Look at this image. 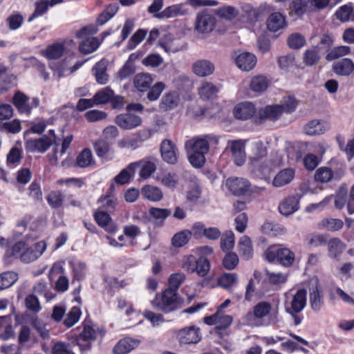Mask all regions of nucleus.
Returning <instances> with one entry per match:
<instances>
[{
    "label": "nucleus",
    "instance_id": "nucleus-64",
    "mask_svg": "<svg viewBox=\"0 0 354 354\" xmlns=\"http://www.w3.org/2000/svg\"><path fill=\"white\" fill-rule=\"evenodd\" d=\"M239 257L234 252H228L223 260V266L227 270H233L239 263Z\"/></svg>",
    "mask_w": 354,
    "mask_h": 354
},
{
    "label": "nucleus",
    "instance_id": "nucleus-60",
    "mask_svg": "<svg viewBox=\"0 0 354 354\" xmlns=\"http://www.w3.org/2000/svg\"><path fill=\"white\" fill-rule=\"evenodd\" d=\"M21 158V151L17 147H13L7 155V164L9 166H15L19 164Z\"/></svg>",
    "mask_w": 354,
    "mask_h": 354
},
{
    "label": "nucleus",
    "instance_id": "nucleus-38",
    "mask_svg": "<svg viewBox=\"0 0 354 354\" xmlns=\"http://www.w3.org/2000/svg\"><path fill=\"white\" fill-rule=\"evenodd\" d=\"M46 201L52 208L58 209L63 205L64 196L59 190L51 191L46 196Z\"/></svg>",
    "mask_w": 354,
    "mask_h": 354
},
{
    "label": "nucleus",
    "instance_id": "nucleus-62",
    "mask_svg": "<svg viewBox=\"0 0 354 354\" xmlns=\"http://www.w3.org/2000/svg\"><path fill=\"white\" fill-rule=\"evenodd\" d=\"M320 59V57L315 49H309L306 50L304 54V63L307 66L316 64Z\"/></svg>",
    "mask_w": 354,
    "mask_h": 354
},
{
    "label": "nucleus",
    "instance_id": "nucleus-32",
    "mask_svg": "<svg viewBox=\"0 0 354 354\" xmlns=\"http://www.w3.org/2000/svg\"><path fill=\"white\" fill-rule=\"evenodd\" d=\"M138 166L141 167L140 176L142 178H148L156 171V165L154 160H143L137 162Z\"/></svg>",
    "mask_w": 354,
    "mask_h": 354
},
{
    "label": "nucleus",
    "instance_id": "nucleus-33",
    "mask_svg": "<svg viewBox=\"0 0 354 354\" xmlns=\"http://www.w3.org/2000/svg\"><path fill=\"white\" fill-rule=\"evenodd\" d=\"M239 251L243 258L249 259L252 256V245L250 239L247 236H242L239 241Z\"/></svg>",
    "mask_w": 354,
    "mask_h": 354
},
{
    "label": "nucleus",
    "instance_id": "nucleus-52",
    "mask_svg": "<svg viewBox=\"0 0 354 354\" xmlns=\"http://www.w3.org/2000/svg\"><path fill=\"white\" fill-rule=\"evenodd\" d=\"M77 165L81 168L90 166L93 162L92 153L90 149H84L77 157Z\"/></svg>",
    "mask_w": 354,
    "mask_h": 354
},
{
    "label": "nucleus",
    "instance_id": "nucleus-55",
    "mask_svg": "<svg viewBox=\"0 0 354 354\" xmlns=\"http://www.w3.org/2000/svg\"><path fill=\"white\" fill-rule=\"evenodd\" d=\"M165 88V84L162 82H156L153 86L148 89L147 99L149 101H155L158 99L162 92Z\"/></svg>",
    "mask_w": 354,
    "mask_h": 354
},
{
    "label": "nucleus",
    "instance_id": "nucleus-51",
    "mask_svg": "<svg viewBox=\"0 0 354 354\" xmlns=\"http://www.w3.org/2000/svg\"><path fill=\"white\" fill-rule=\"evenodd\" d=\"M242 18L245 19L248 21L252 22L257 20L258 17V12L255 8H254L249 3H243L241 7Z\"/></svg>",
    "mask_w": 354,
    "mask_h": 354
},
{
    "label": "nucleus",
    "instance_id": "nucleus-16",
    "mask_svg": "<svg viewBox=\"0 0 354 354\" xmlns=\"http://www.w3.org/2000/svg\"><path fill=\"white\" fill-rule=\"evenodd\" d=\"M210 138V136H205L203 138L196 137L187 140L185 143V147L190 148L192 152L206 154L209 149V140Z\"/></svg>",
    "mask_w": 354,
    "mask_h": 354
},
{
    "label": "nucleus",
    "instance_id": "nucleus-14",
    "mask_svg": "<svg viewBox=\"0 0 354 354\" xmlns=\"http://www.w3.org/2000/svg\"><path fill=\"white\" fill-rule=\"evenodd\" d=\"M52 145L51 140L47 136H43L38 139H29L25 142V149L28 152L39 151L45 152Z\"/></svg>",
    "mask_w": 354,
    "mask_h": 354
},
{
    "label": "nucleus",
    "instance_id": "nucleus-34",
    "mask_svg": "<svg viewBox=\"0 0 354 354\" xmlns=\"http://www.w3.org/2000/svg\"><path fill=\"white\" fill-rule=\"evenodd\" d=\"M277 261L284 266H290L295 260V254L288 248L277 250Z\"/></svg>",
    "mask_w": 354,
    "mask_h": 354
},
{
    "label": "nucleus",
    "instance_id": "nucleus-29",
    "mask_svg": "<svg viewBox=\"0 0 354 354\" xmlns=\"http://www.w3.org/2000/svg\"><path fill=\"white\" fill-rule=\"evenodd\" d=\"M139 342L131 338H124L120 340L113 348L115 354H127L135 348Z\"/></svg>",
    "mask_w": 354,
    "mask_h": 354
},
{
    "label": "nucleus",
    "instance_id": "nucleus-35",
    "mask_svg": "<svg viewBox=\"0 0 354 354\" xmlns=\"http://www.w3.org/2000/svg\"><path fill=\"white\" fill-rule=\"evenodd\" d=\"M142 194L151 201H159L162 198V192L157 187L147 185L142 189Z\"/></svg>",
    "mask_w": 354,
    "mask_h": 354
},
{
    "label": "nucleus",
    "instance_id": "nucleus-41",
    "mask_svg": "<svg viewBox=\"0 0 354 354\" xmlns=\"http://www.w3.org/2000/svg\"><path fill=\"white\" fill-rule=\"evenodd\" d=\"M18 279L17 273L8 271L0 274V290L12 286Z\"/></svg>",
    "mask_w": 354,
    "mask_h": 354
},
{
    "label": "nucleus",
    "instance_id": "nucleus-8",
    "mask_svg": "<svg viewBox=\"0 0 354 354\" xmlns=\"http://www.w3.org/2000/svg\"><path fill=\"white\" fill-rule=\"evenodd\" d=\"M232 58L236 66L243 71H250L257 64V57L251 53L236 51L234 52Z\"/></svg>",
    "mask_w": 354,
    "mask_h": 354
},
{
    "label": "nucleus",
    "instance_id": "nucleus-24",
    "mask_svg": "<svg viewBox=\"0 0 354 354\" xmlns=\"http://www.w3.org/2000/svg\"><path fill=\"white\" fill-rule=\"evenodd\" d=\"M267 156V148L261 141L252 144L251 153L249 155L250 164L264 160Z\"/></svg>",
    "mask_w": 354,
    "mask_h": 354
},
{
    "label": "nucleus",
    "instance_id": "nucleus-46",
    "mask_svg": "<svg viewBox=\"0 0 354 354\" xmlns=\"http://www.w3.org/2000/svg\"><path fill=\"white\" fill-rule=\"evenodd\" d=\"M343 222L339 219L324 218L318 223L319 229H325L330 231L340 230L343 227Z\"/></svg>",
    "mask_w": 354,
    "mask_h": 354
},
{
    "label": "nucleus",
    "instance_id": "nucleus-3",
    "mask_svg": "<svg viewBox=\"0 0 354 354\" xmlns=\"http://www.w3.org/2000/svg\"><path fill=\"white\" fill-rule=\"evenodd\" d=\"M281 157L276 156L275 158L270 155L269 158H266L259 162H254L250 164L252 172L259 178L268 180L270 178V174L275 167H279L281 164Z\"/></svg>",
    "mask_w": 354,
    "mask_h": 354
},
{
    "label": "nucleus",
    "instance_id": "nucleus-18",
    "mask_svg": "<svg viewBox=\"0 0 354 354\" xmlns=\"http://www.w3.org/2000/svg\"><path fill=\"white\" fill-rule=\"evenodd\" d=\"M199 328L194 326H189L179 330L178 337L181 344H196L200 339L201 337L198 335Z\"/></svg>",
    "mask_w": 354,
    "mask_h": 354
},
{
    "label": "nucleus",
    "instance_id": "nucleus-37",
    "mask_svg": "<svg viewBox=\"0 0 354 354\" xmlns=\"http://www.w3.org/2000/svg\"><path fill=\"white\" fill-rule=\"evenodd\" d=\"M114 189V185H111L109 192L106 196H101L98 200V203L101 204V207L106 209H113L117 205V198L112 194Z\"/></svg>",
    "mask_w": 354,
    "mask_h": 354
},
{
    "label": "nucleus",
    "instance_id": "nucleus-19",
    "mask_svg": "<svg viewBox=\"0 0 354 354\" xmlns=\"http://www.w3.org/2000/svg\"><path fill=\"white\" fill-rule=\"evenodd\" d=\"M283 113V107L280 105L266 106L259 111V120L274 121L279 119Z\"/></svg>",
    "mask_w": 354,
    "mask_h": 354
},
{
    "label": "nucleus",
    "instance_id": "nucleus-36",
    "mask_svg": "<svg viewBox=\"0 0 354 354\" xmlns=\"http://www.w3.org/2000/svg\"><path fill=\"white\" fill-rule=\"evenodd\" d=\"M250 86L253 91L262 93L267 89L268 86V80L265 76L257 75L252 78Z\"/></svg>",
    "mask_w": 354,
    "mask_h": 354
},
{
    "label": "nucleus",
    "instance_id": "nucleus-48",
    "mask_svg": "<svg viewBox=\"0 0 354 354\" xmlns=\"http://www.w3.org/2000/svg\"><path fill=\"white\" fill-rule=\"evenodd\" d=\"M350 52L351 48L349 46H339L330 50L326 55V59L328 61H333L349 54Z\"/></svg>",
    "mask_w": 354,
    "mask_h": 354
},
{
    "label": "nucleus",
    "instance_id": "nucleus-12",
    "mask_svg": "<svg viewBox=\"0 0 354 354\" xmlns=\"http://www.w3.org/2000/svg\"><path fill=\"white\" fill-rule=\"evenodd\" d=\"M227 147L232 153L234 163L237 166H242L246 159L245 143L240 140L229 141Z\"/></svg>",
    "mask_w": 354,
    "mask_h": 354
},
{
    "label": "nucleus",
    "instance_id": "nucleus-42",
    "mask_svg": "<svg viewBox=\"0 0 354 354\" xmlns=\"http://www.w3.org/2000/svg\"><path fill=\"white\" fill-rule=\"evenodd\" d=\"M191 236L192 232L189 230H182L172 237L171 243L176 248L183 247L188 243Z\"/></svg>",
    "mask_w": 354,
    "mask_h": 354
},
{
    "label": "nucleus",
    "instance_id": "nucleus-39",
    "mask_svg": "<svg viewBox=\"0 0 354 354\" xmlns=\"http://www.w3.org/2000/svg\"><path fill=\"white\" fill-rule=\"evenodd\" d=\"M325 130L323 122L317 120L309 122L304 127L305 133L309 136L321 135L324 133Z\"/></svg>",
    "mask_w": 354,
    "mask_h": 354
},
{
    "label": "nucleus",
    "instance_id": "nucleus-27",
    "mask_svg": "<svg viewBox=\"0 0 354 354\" xmlns=\"http://www.w3.org/2000/svg\"><path fill=\"white\" fill-rule=\"evenodd\" d=\"M266 24L269 30L277 32L286 26L285 17L279 12H274L268 17Z\"/></svg>",
    "mask_w": 354,
    "mask_h": 354
},
{
    "label": "nucleus",
    "instance_id": "nucleus-22",
    "mask_svg": "<svg viewBox=\"0 0 354 354\" xmlns=\"http://www.w3.org/2000/svg\"><path fill=\"white\" fill-rule=\"evenodd\" d=\"M333 72L341 76H348L354 71V63L348 58H343L333 65Z\"/></svg>",
    "mask_w": 354,
    "mask_h": 354
},
{
    "label": "nucleus",
    "instance_id": "nucleus-45",
    "mask_svg": "<svg viewBox=\"0 0 354 354\" xmlns=\"http://www.w3.org/2000/svg\"><path fill=\"white\" fill-rule=\"evenodd\" d=\"M93 70L95 71L96 81L100 84H105L109 80L106 74V67L102 62L97 63Z\"/></svg>",
    "mask_w": 354,
    "mask_h": 354
},
{
    "label": "nucleus",
    "instance_id": "nucleus-59",
    "mask_svg": "<svg viewBox=\"0 0 354 354\" xmlns=\"http://www.w3.org/2000/svg\"><path fill=\"white\" fill-rule=\"evenodd\" d=\"M209 260L205 257H201L196 261L195 271L198 275L205 277L209 272Z\"/></svg>",
    "mask_w": 354,
    "mask_h": 354
},
{
    "label": "nucleus",
    "instance_id": "nucleus-11",
    "mask_svg": "<svg viewBox=\"0 0 354 354\" xmlns=\"http://www.w3.org/2000/svg\"><path fill=\"white\" fill-rule=\"evenodd\" d=\"M225 185L227 189L236 196L245 194L250 187V183L247 179L238 177L227 178Z\"/></svg>",
    "mask_w": 354,
    "mask_h": 354
},
{
    "label": "nucleus",
    "instance_id": "nucleus-43",
    "mask_svg": "<svg viewBox=\"0 0 354 354\" xmlns=\"http://www.w3.org/2000/svg\"><path fill=\"white\" fill-rule=\"evenodd\" d=\"M216 14L222 19L232 21L239 15V11L234 6H227L217 9Z\"/></svg>",
    "mask_w": 354,
    "mask_h": 354
},
{
    "label": "nucleus",
    "instance_id": "nucleus-63",
    "mask_svg": "<svg viewBox=\"0 0 354 354\" xmlns=\"http://www.w3.org/2000/svg\"><path fill=\"white\" fill-rule=\"evenodd\" d=\"M93 147L97 156L103 157L109 152L110 145L104 139H100L94 143Z\"/></svg>",
    "mask_w": 354,
    "mask_h": 354
},
{
    "label": "nucleus",
    "instance_id": "nucleus-10",
    "mask_svg": "<svg viewBox=\"0 0 354 354\" xmlns=\"http://www.w3.org/2000/svg\"><path fill=\"white\" fill-rule=\"evenodd\" d=\"M115 122L122 129L131 130L140 126L142 120L139 115L127 111L117 115Z\"/></svg>",
    "mask_w": 354,
    "mask_h": 354
},
{
    "label": "nucleus",
    "instance_id": "nucleus-61",
    "mask_svg": "<svg viewBox=\"0 0 354 354\" xmlns=\"http://www.w3.org/2000/svg\"><path fill=\"white\" fill-rule=\"evenodd\" d=\"M147 31L143 29L137 30L130 38L127 47L129 50H133L140 44L146 37Z\"/></svg>",
    "mask_w": 354,
    "mask_h": 354
},
{
    "label": "nucleus",
    "instance_id": "nucleus-56",
    "mask_svg": "<svg viewBox=\"0 0 354 354\" xmlns=\"http://www.w3.org/2000/svg\"><path fill=\"white\" fill-rule=\"evenodd\" d=\"M305 37L300 33H293L288 39V44L292 49H299L304 46Z\"/></svg>",
    "mask_w": 354,
    "mask_h": 354
},
{
    "label": "nucleus",
    "instance_id": "nucleus-30",
    "mask_svg": "<svg viewBox=\"0 0 354 354\" xmlns=\"http://www.w3.org/2000/svg\"><path fill=\"white\" fill-rule=\"evenodd\" d=\"M138 163H131L129 165L114 178L115 182L119 185L128 183L131 178L134 175Z\"/></svg>",
    "mask_w": 354,
    "mask_h": 354
},
{
    "label": "nucleus",
    "instance_id": "nucleus-15",
    "mask_svg": "<svg viewBox=\"0 0 354 354\" xmlns=\"http://www.w3.org/2000/svg\"><path fill=\"white\" fill-rule=\"evenodd\" d=\"M299 207V197L298 195L289 196L283 199L279 205V212L288 216L298 210Z\"/></svg>",
    "mask_w": 354,
    "mask_h": 354
},
{
    "label": "nucleus",
    "instance_id": "nucleus-5",
    "mask_svg": "<svg viewBox=\"0 0 354 354\" xmlns=\"http://www.w3.org/2000/svg\"><path fill=\"white\" fill-rule=\"evenodd\" d=\"M216 19L207 9L199 12L196 17L194 29L199 33L211 32L215 27Z\"/></svg>",
    "mask_w": 354,
    "mask_h": 354
},
{
    "label": "nucleus",
    "instance_id": "nucleus-31",
    "mask_svg": "<svg viewBox=\"0 0 354 354\" xmlns=\"http://www.w3.org/2000/svg\"><path fill=\"white\" fill-rule=\"evenodd\" d=\"M114 93L110 87H105L97 91L93 96L95 104H103L112 101L114 99Z\"/></svg>",
    "mask_w": 354,
    "mask_h": 354
},
{
    "label": "nucleus",
    "instance_id": "nucleus-57",
    "mask_svg": "<svg viewBox=\"0 0 354 354\" xmlns=\"http://www.w3.org/2000/svg\"><path fill=\"white\" fill-rule=\"evenodd\" d=\"M80 314L81 311L78 307H73L64 319V324L67 327L73 326L79 320Z\"/></svg>",
    "mask_w": 354,
    "mask_h": 354
},
{
    "label": "nucleus",
    "instance_id": "nucleus-23",
    "mask_svg": "<svg viewBox=\"0 0 354 354\" xmlns=\"http://www.w3.org/2000/svg\"><path fill=\"white\" fill-rule=\"evenodd\" d=\"M295 173V169L292 168H286L281 170L272 180L273 186L281 187L289 184L294 178Z\"/></svg>",
    "mask_w": 354,
    "mask_h": 354
},
{
    "label": "nucleus",
    "instance_id": "nucleus-49",
    "mask_svg": "<svg viewBox=\"0 0 354 354\" xmlns=\"http://www.w3.org/2000/svg\"><path fill=\"white\" fill-rule=\"evenodd\" d=\"M333 177V171L329 167H322L319 168L315 174V179L317 182L326 183L329 182Z\"/></svg>",
    "mask_w": 354,
    "mask_h": 354
},
{
    "label": "nucleus",
    "instance_id": "nucleus-25",
    "mask_svg": "<svg viewBox=\"0 0 354 354\" xmlns=\"http://www.w3.org/2000/svg\"><path fill=\"white\" fill-rule=\"evenodd\" d=\"M179 101L180 97L178 93L169 91L162 96L159 106L163 111L171 110L178 106Z\"/></svg>",
    "mask_w": 354,
    "mask_h": 354
},
{
    "label": "nucleus",
    "instance_id": "nucleus-50",
    "mask_svg": "<svg viewBox=\"0 0 354 354\" xmlns=\"http://www.w3.org/2000/svg\"><path fill=\"white\" fill-rule=\"evenodd\" d=\"M310 0H291L290 8L297 16L304 15L308 8Z\"/></svg>",
    "mask_w": 354,
    "mask_h": 354
},
{
    "label": "nucleus",
    "instance_id": "nucleus-1",
    "mask_svg": "<svg viewBox=\"0 0 354 354\" xmlns=\"http://www.w3.org/2000/svg\"><path fill=\"white\" fill-rule=\"evenodd\" d=\"M46 248L44 241L31 245L24 241H18L6 251L3 260L8 265L12 263V258L19 259L24 263H30L36 261L46 250Z\"/></svg>",
    "mask_w": 354,
    "mask_h": 354
},
{
    "label": "nucleus",
    "instance_id": "nucleus-53",
    "mask_svg": "<svg viewBox=\"0 0 354 354\" xmlns=\"http://www.w3.org/2000/svg\"><path fill=\"white\" fill-rule=\"evenodd\" d=\"M21 130V122L17 119L0 123V131H5L7 133L15 134L19 133Z\"/></svg>",
    "mask_w": 354,
    "mask_h": 354
},
{
    "label": "nucleus",
    "instance_id": "nucleus-26",
    "mask_svg": "<svg viewBox=\"0 0 354 354\" xmlns=\"http://www.w3.org/2000/svg\"><path fill=\"white\" fill-rule=\"evenodd\" d=\"M200 97L203 100H211L216 97L219 88L212 82H203L198 89Z\"/></svg>",
    "mask_w": 354,
    "mask_h": 354
},
{
    "label": "nucleus",
    "instance_id": "nucleus-21",
    "mask_svg": "<svg viewBox=\"0 0 354 354\" xmlns=\"http://www.w3.org/2000/svg\"><path fill=\"white\" fill-rule=\"evenodd\" d=\"M192 71L198 77H207L214 71V64L207 59H200L192 65Z\"/></svg>",
    "mask_w": 354,
    "mask_h": 354
},
{
    "label": "nucleus",
    "instance_id": "nucleus-28",
    "mask_svg": "<svg viewBox=\"0 0 354 354\" xmlns=\"http://www.w3.org/2000/svg\"><path fill=\"white\" fill-rule=\"evenodd\" d=\"M153 78L149 73H140L134 77L133 84L135 87L140 92L147 91L152 82Z\"/></svg>",
    "mask_w": 354,
    "mask_h": 354
},
{
    "label": "nucleus",
    "instance_id": "nucleus-58",
    "mask_svg": "<svg viewBox=\"0 0 354 354\" xmlns=\"http://www.w3.org/2000/svg\"><path fill=\"white\" fill-rule=\"evenodd\" d=\"M348 190L346 186H341L335 196V205L337 209H342L347 201Z\"/></svg>",
    "mask_w": 354,
    "mask_h": 354
},
{
    "label": "nucleus",
    "instance_id": "nucleus-6",
    "mask_svg": "<svg viewBox=\"0 0 354 354\" xmlns=\"http://www.w3.org/2000/svg\"><path fill=\"white\" fill-rule=\"evenodd\" d=\"M159 309L165 313H170L179 308L181 301L178 300L177 293L172 288L166 289L162 294L160 300L156 299Z\"/></svg>",
    "mask_w": 354,
    "mask_h": 354
},
{
    "label": "nucleus",
    "instance_id": "nucleus-2",
    "mask_svg": "<svg viewBox=\"0 0 354 354\" xmlns=\"http://www.w3.org/2000/svg\"><path fill=\"white\" fill-rule=\"evenodd\" d=\"M97 30L93 26H85L78 30L76 37L82 39L79 44V50L83 55H88L95 52L100 43L97 37H91L95 34Z\"/></svg>",
    "mask_w": 354,
    "mask_h": 354
},
{
    "label": "nucleus",
    "instance_id": "nucleus-47",
    "mask_svg": "<svg viewBox=\"0 0 354 354\" xmlns=\"http://www.w3.org/2000/svg\"><path fill=\"white\" fill-rule=\"evenodd\" d=\"M185 12L183 10V6L181 4L172 5L166 8L162 12L159 13L157 16L159 18H170L174 17L178 15H184Z\"/></svg>",
    "mask_w": 354,
    "mask_h": 354
},
{
    "label": "nucleus",
    "instance_id": "nucleus-7",
    "mask_svg": "<svg viewBox=\"0 0 354 354\" xmlns=\"http://www.w3.org/2000/svg\"><path fill=\"white\" fill-rule=\"evenodd\" d=\"M30 98L21 91H17L12 97V104L20 113L29 114L33 107L39 105L37 98H33L29 102Z\"/></svg>",
    "mask_w": 354,
    "mask_h": 354
},
{
    "label": "nucleus",
    "instance_id": "nucleus-40",
    "mask_svg": "<svg viewBox=\"0 0 354 354\" xmlns=\"http://www.w3.org/2000/svg\"><path fill=\"white\" fill-rule=\"evenodd\" d=\"M328 255L331 258H337L344 251V245L337 238L332 239L328 243Z\"/></svg>",
    "mask_w": 354,
    "mask_h": 354
},
{
    "label": "nucleus",
    "instance_id": "nucleus-9",
    "mask_svg": "<svg viewBox=\"0 0 354 354\" xmlns=\"http://www.w3.org/2000/svg\"><path fill=\"white\" fill-rule=\"evenodd\" d=\"M160 151L162 160L168 164L175 165L178 162V150L176 145L170 140L162 141Z\"/></svg>",
    "mask_w": 354,
    "mask_h": 354
},
{
    "label": "nucleus",
    "instance_id": "nucleus-20",
    "mask_svg": "<svg viewBox=\"0 0 354 354\" xmlns=\"http://www.w3.org/2000/svg\"><path fill=\"white\" fill-rule=\"evenodd\" d=\"M306 295L307 292L305 289L297 290L291 301L290 308L286 309L287 312L289 314H293L302 311L306 304Z\"/></svg>",
    "mask_w": 354,
    "mask_h": 354
},
{
    "label": "nucleus",
    "instance_id": "nucleus-13",
    "mask_svg": "<svg viewBox=\"0 0 354 354\" xmlns=\"http://www.w3.org/2000/svg\"><path fill=\"white\" fill-rule=\"evenodd\" d=\"M309 302L312 310L315 313L320 311L324 304L323 294L317 279L310 288Z\"/></svg>",
    "mask_w": 354,
    "mask_h": 354
},
{
    "label": "nucleus",
    "instance_id": "nucleus-17",
    "mask_svg": "<svg viewBox=\"0 0 354 354\" xmlns=\"http://www.w3.org/2000/svg\"><path fill=\"white\" fill-rule=\"evenodd\" d=\"M257 109L253 103L244 102L237 104L234 109V117L239 120H245L252 118Z\"/></svg>",
    "mask_w": 354,
    "mask_h": 354
},
{
    "label": "nucleus",
    "instance_id": "nucleus-44",
    "mask_svg": "<svg viewBox=\"0 0 354 354\" xmlns=\"http://www.w3.org/2000/svg\"><path fill=\"white\" fill-rule=\"evenodd\" d=\"M64 49L63 44L55 43L48 46L45 55L50 59H57L63 55Z\"/></svg>",
    "mask_w": 354,
    "mask_h": 354
},
{
    "label": "nucleus",
    "instance_id": "nucleus-4",
    "mask_svg": "<svg viewBox=\"0 0 354 354\" xmlns=\"http://www.w3.org/2000/svg\"><path fill=\"white\" fill-rule=\"evenodd\" d=\"M271 310V304L267 301H260L253 307L252 310L247 313L243 319L250 326L265 325L264 319L270 313Z\"/></svg>",
    "mask_w": 354,
    "mask_h": 354
},
{
    "label": "nucleus",
    "instance_id": "nucleus-54",
    "mask_svg": "<svg viewBox=\"0 0 354 354\" xmlns=\"http://www.w3.org/2000/svg\"><path fill=\"white\" fill-rule=\"evenodd\" d=\"M235 237L232 231L225 232L221 240V247L223 251H229L234 246Z\"/></svg>",
    "mask_w": 354,
    "mask_h": 354
}]
</instances>
